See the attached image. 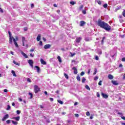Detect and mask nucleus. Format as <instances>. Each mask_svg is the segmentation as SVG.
Segmentation results:
<instances>
[{
  "label": "nucleus",
  "instance_id": "46",
  "mask_svg": "<svg viewBox=\"0 0 125 125\" xmlns=\"http://www.w3.org/2000/svg\"><path fill=\"white\" fill-rule=\"evenodd\" d=\"M31 57H34L35 56V54H30Z\"/></svg>",
  "mask_w": 125,
  "mask_h": 125
},
{
  "label": "nucleus",
  "instance_id": "31",
  "mask_svg": "<svg viewBox=\"0 0 125 125\" xmlns=\"http://www.w3.org/2000/svg\"><path fill=\"white\" fill-rule=\"evenodd\" d=\"M94 72L93 73V75H96V73H97V69L96 68H95Z\"/></svg>",
  "mask_w": 125,
  "mask_h": 125
},
{
  "label": "nucleus",
  "instance_id": "18",
  "mask_svg": "<svg viewBox=\"0 0 125 125\" xmlns=\"http://www.w3.org/2000/svg\"><path fill=\"white\" fill-rule=\"evenodd\" d=\"M108 78L109 80H113V79H114V77L113 76V75L109 74L108 75Z\"/></svg>",
  "mask_w": 125,
  "mask_h": 125
},
{
  "label": "nucleus",
  "instance_id": "1",
  "mask_svg": "<svg viewBox=\"0 0 125 125\" xmlns=\"http://www.w3.org/2000/svg\"><path fill=\"white\" fill-rule=\"evenodd\" d=\"M97 24L98 26H99L103 29H104L106 31H110L111 30V26L108 25L107 23L102 21L101 20L98 21Z\"/></svg>",
  "mask_w": 125,
  "mask_h": 125
},
{
  "label": "nucleus",
  "instance_id": "64",
  "mask_svg": "<svg viewBox=\"0 0 125 125\" xmlns=\"http://www.w3.org/2000/svg\"><path fill=\"white\" fill-rule=\"evenodd\" d=\"M119 67H123V64H120V65H119Z\"/></svg>",
  "mask_w": 125,
  "mask_h": 125
},
{
  "label": "nucleus",
  "instance_id": "41",
  "mask_svg": "<svg viewBox=\"0 0 125 125\" xmlns=\"http://www.w3.org/2000/svg\"><path fill=\"white\" fill-rule=\"evenodd\" d=\"M95 58L96 60H99V58H98V56H95Z\"/></svg>",
  "mask_w": 125,
  "mask_h": 125
},
{
  "label": "nucleus",
  "instance_id": "8",
  "mask_svg": "<svg viewBox=\"0 0 125 125\" xmlns=\"http://www.w3.org/2000/svg\"><path fill=\"white\" fill-rule=\"evenodd\" d=\"M21 55H22V56H23V57H24L25 58H28V55H27V54H26L25 53H24L23 51H21Z\"/></svg>",
  "mask_w": 125,
  "mask_h": 125
},
{
  "label": "nucleus",
  "instance_id": "44",
  "mask_svg": "<svg viewBox=\"0 0 125 125\" xmlns=\"http://www.w3.org/2000/svg\"><path fill=\"white\" fill-rule=\"evenodd\" d=\"M121 118L123 120H125V116H121Z\"/></svg>",
  "mask_w": 125,
  "mask_h": 125
},
{
  "label": "nucleus",
  "instance_id": "40",
  "mask_svg": "<svg viewBox=\"0 0 125 125\" xmlns=\"http://www.w3.org/2000/svg\"><path fill=\"white\" fill-rule=\"evenodd\" d=\"M98 80V77H97V76L95 77L94 80L97 81Z\"/></svg>",
  "mask_w": 125,
  "mask_h": 125
},
{
  "label": "nucleus",
  "instance_id": "49",
  "mask_svg": "<svg viewBox=\"0 0 125 125\" xmlns=\"http://www.w3.org/2000/svg\"><path fill=\"white\" fill-rule=\"evenodd\" d=\"M87 74L88 75H89L90 74V69L88 70Z\"/></svg>",
  "mask_w": 125,
  "mask_h": 125
},
{
  "label": "nucleus",
  "instance_id": "13",
  "mask_svg": "<svg viewBox=\"0 0 125 125\" xmlns=\"http://www.w3.org/2000/svg\"><path fill=\"white\" fill-rule=\"evenodd\" d=\"M40 61L41 63L42 64V65H46V62L43 61L42 59H41Z\"/></svg>",
  "mask_w": 125,
  "mask_h": 125
},
{
  "label": "nucleus",
  "instance_id": "16",
  "mask_svg": "<svg viewBox=\"0 0 125 125\" xmlns=\"http://www.w3.org/2000/svg\"><path fill=\"white\" fill-rule=\"evenodd\" d=\"M57 59L60 63H62V59H61V57H60V56H58Z\"/></svg>",
  "mask_w": 125,
  "mask_h": 125
},
{
  "label": "nucleus",
  "instance_id": "42",
  "mask_svg": "<svg viewBox=\"0 0 125 125\" xmlns=\"http://www.w3.org/2000/svg\"><path fill=\"white\" fill-rule=\"evenodd\" d=\"M83 75H84V72L83 71H82L81 73V76H83Z\"/></svg>",
  "mask_w": 125,
  "mask_h": 125
},
{
  "label": "nucleus",
  "instance_id": "2",
  "mask_svg": "<svg viewBox=\"0 0 125 125\" xmlns=\"http://www.w3.org/2000/svg\"><path fill=\"white\" fill-rule=\"evenodd\" d=\"M39 91H41V88L37 85H34V92L38 93Z\"/></svg>",
  "mask_w": 125,
  "mask_h": 125
},
{
  "label": "nucleus",
  "instance_id": "52",
  "mask_svg": "<svg viewBox=\"0 0 125 125\" xmlns=\"http://www.w3.org/2000/svg\"><path fill=\"white\" fill-rule=\"evenodd\" d=\"M97 97H100V94H99V93H97Z\"/></svg>",
  "mask_w": 125,
  "mask_h": 125
},
{
  "label": "nucleus",
  "instance_id": "29",
  "mask_svg": "<svg viewBox=\"0 0 125 125\" xmlns=\"http://www.w3.org/2000/svg\"><path fill=\"white\" fill-rule=\"evenodd\" d=\"M58 102L60 104H63V102H62V101H61V100H58Z\"/></svg>",
  "mask_w": 125,
  "mask_h": 125
},
{
  "label": "nucleus",
  "instance_id": "53",
  "mask_svg": "<svg viewBox=\"0 0 125 125\" xmlns=\"http://www.w3.org/2000/svg\"><path fill=\"white\" fill-rule=\"evenodd\" d=\"M35 50V49H31L30 50V52H33Z\"/></svg>",
  "mask_w": 125,
  "mask_h": 125
},
{
  "label": "nucleus",
  "instance_id": "51",
  "mask_svg": "<svg viewBox=\"0 0 125 125\" xmlns=\"http://www.w3.org/2000/svg\"><path fill=\"white\" fill-rule=\"evenodd\" d=\"M123 16H124V17H125V11H124L123 12Z\"/></svg>",
  "mask_w": 125,
  "mask_h": 125
},
{
  "label": "nucleus",
  "instance_id": "62",
  "mask_svg": "<svg viewBox=\"0 0 125 125\" xmlns=\"http://www.w3.org/2000/svg\"><path fill=\"white\" fill-rule=\"evenodd\" d=\"M44 93L45 94V95H47V92L44 91Z\"/></svg>",
  "mask_w": 125,
  "mask_h": 125
},
{
  "label": "nucleus",
  "instance_id": "58",
  "mask_svg": "<svg viewBox=\"0 0 125 125\" xmlns=\"http://www.w3.org/2000/svg\"><path fill=\"white\" fill-rule=\"evenodd\" d=\"M4 92H7L8 90L6 89H4L3 90Z\"/></svg>",
  "mask_w": 125,
  "mask_h": 125
},
{
  "label": "nucleus",
  "instance_id": "39",
  "mask_svg": "<svg viewBox=\"0 0 125 125\" xmlns=\"http://www.w3.org/2000/svg\"><path fill=\"white\" fill-rule=\"evenodd\" d=\"M29 94L31 96L30 98H33V94L32 93H29Z\"/></svg>",
  "mask_w": 125,
  "mask_h": 125
},
{
  "label": "nucleus",
  "instance_id": "19",
  "mask_svg": "<svg viewBox=\"0 0 125 125\" xmlns=\"http://www.w3.org/2000/svg\"><path fill=\"white\" fill-rule=\"evenodd\" d=\"M13 119H14V120H15L16 121H19V120H20V116H18L17 117H13Z\"/></svg>",
  "mask_w": 125,
  "mask_h": 125
},
{
  "label": "nucleus",
  "instance_id": "50",
  "mask_svg": "<svg viewBox=\"0 0 125 125\" xmlns=\"http://www.w3.org/2000/svg\"><path fill=\"white\" fill-rule=\"evenodd\" d=\"M0 12H1V13H3V10H2V9L0 8Z\"/></svg>",
  "mask_w": 125,
  "mask_h": 125
},
{
  "label": "nucleus",
  "instance_id": "32",
  "mask_svg": "<svg viewBox=\"0 0 125 125\" xmlns=\"http://www.w3.org/2000/svg\"><path fill=\"white\" fill-rule=\"evenodd\" d=\"M85 88H86V89H87L88 90H90V88H89V86H88V85H86L85 86Z\"/></svg>",
  "mask_w": 125,
  "mask_h": 125
},
{
  "label": "nucleus",
  "instance_id": "36",
  "mask_svg": "<svg viewBox=\"0 0 125 125\" xmlns=\"http://www.w3.org/2000/svg\"><path fill=\"white\" fill-rule=\"evenodd\" d=\"M82 12L83 14H86V10H83Z\"/></svg>",
  "mask_w": 125,
  "mask_h": 125
},
{
  "label": "nucleus",
  "instance_id": "17",
  "mask_svg": "<svg viewBox=\"0 0 125 125\" xmlns=\"http://www.w3.org/2000/svg\"><path fill=\"white\" fill-rule=\"evenodd\" d=\"M35 68L37 69V71L38 73H40V72H41V68H40V67L38 66H35Z\"/></svg>",
  "mask_w": 125,
  "mask_h": 125
},
{
  "label": "nucleus",
  "instance_id": "60",
  "mask_svg": "<svg viewBox=\"0 0 125 125\" xmlns=\"http://www.w3.org/2000/svg\"><path fill=\"white\" fill-rule=\"evenodd\" d=\"M62 115H66V112H62Z\"/></svg>",
  "mask_w": 125,
  "mask_h": 125
},
{
  "label": "nucleus",
  "instance_id": "30",
  "mask_svg": "<svg viewBox=\"0 0 125 125\" xmlns=\"http://www.w3.org/2000/svg\"><path fill=\"white\" fill-rule=\"evenodd\" d=\"M107 6H108V4H104L103 5V7H104V8H107Z\"/></svg>",
  "mask_w": 125,
  "mask_h": 125
},
{
  "label": "nucleus",
  "instance_id": "23",
  "mask_svg": "<svg viewBox=\"0 0 125 125\" xmlns=\"http://www.w3.org/2000/svg\"><path fill=\"white\" fill-rule=\"evenodd\" d=\"M12 124H13V125H18V122H16V121H14L13 120L12 121Z\"/></svg>",
  "mask_w": 125,
  "mask_h": 125
},
{
  "label": "nucleus",
  "instance_id": "56",
  "mask_svg": "<svg viewBox=\"0 0 125 125\" xmlns=\"http://www.w3.org/2000/svg\"><path fill=\"white\" fill-rule=\"evenodd\" d=\"M50 101H51V102H52V101H53V98H50Z\"/></svg>",
  "mask_w": 125,
  "mask_h": 125
},
{
  "label": "nucleus",
  "instance_id": "12",
  "mask_svg": "<svg viewBox=\"0 0 125 125\" xmlns=\"http://www.w3.org/2000/svg\"><path fill=\"white\" fill-rule=\"evenodd\" d=\"M112 83H113V84H114V85H118V84H119V83H118V81H111Z\"/></svg>",
  "mask_w": 125,
  "mask_h": 125
},
{
  "label": "nucleus",
  "instance_id": "4",
  "mask_svg": "<svg viewBox=\"0 0 125 125\" xmlns=\"http://www.w3.org/2000/svg\"><path fill=\"white\" fill-rule=\"evenodd\" d=\"M28 63L29 64L30 66H31V67L34 68V65H33V64H34V62H33L32 60H28Z\"/></svg>",
  "mask_w": 125,
  "mask_h": 125
},
{
  "label": "nucleus",
  "instance_id": "37",
  "mask_svg": "<svg viewBox=\"0 0 125 125\" xmlns=\"http://www.w3.org/2000/svg\"><path fill=\"white\" fill-rule=\"evenodd\" d=\"M21 113V111H20V110H17V115H19Z\"/></svg>",
  "mask_w": 125,
  "mask_h": 125
},
{
  "label": "nucleus",
  "instance_id": "27",
  "mask_svg": "<svg viewBox=\"0 0 125 125\" xmlns=\"http://www.w3.org/2000/svg\"><path fill=\"white\" fill-rule=\"evenodd\" d=\"M70 4H72V5H74V4H76L75 1H70Z\"/></svg>",
  "mask_w": 125,
  "mask_h": 125
},
{
  "label": "nucleus",
  "instance_id": "38",
  "mask_svg": "<svg viewBox=\"0 0 125 125\" xmlns=\"http://www.w3.org/2000/svg\"><path fill=\"white\" fill-rule=\"evenodd\" d=\"M97 2L98 4H100V5H101V4L102 3V2H101V1L100 0H98Z\"/></svg>",
  "mask_w": 125,
  "mask_h": 125
},
{
  "label": "nucleus",
  "instance_id": "43",
  "mask_svg": "<svg viewBox=\"0 0 125 125\" xmlns=\"http://www.w3.org/2000/svg\"><path fill=\"white\" fill-rule=\"evenodd\" d=\"M39 45H42V41H40V42H39Z\"/></svg>",
  "mask_w": 125,
  "mask_h": 125
},
{
  "label": "nucleus",
  "instance_id": "11",
  "mask_svg": "<svg viewBox=\"0 0 125 125\" xmlns=\"http://www.w3.org/2000/svg\"><path fill=\"white\" fill-rule=\"evenodd\" d=\"M25 42H26L25 37H22V42L23 46H25Z\"/></svg>",
  "mask_w": 125,
  "mask_h": 125
},
{
  "label": "nucleus",
  "instance_id": "5",
  "mask_svg": "<svg viewBox=\"0 0 125 125\" xmlns=\"http://www.w3.org/2000/svg\"><path fill=\"white\" fill-rule=\"evenodd\" d=\"M9 118V115H8V114H6L4 116V117L2 119V121L3 122H4V121H5L6 119H8Z\"/></svg>",
  "mask_w": 125,
  "mask_h": 125
},
{
  "label": "nucleus",
  "instance_id": "24",
  "mask_svg": "<svg viewBox=\"0 0 125 125\" xmlns=\"http://www.w3.org/2000/svg\"><path fill=\"white\" fill-rule=\"evenodd\" d=\"M77 81H78V82H81V77H80L79 76H78L76 78Z\"/></svg>",
  "mask_w": 125,
  "mask_h": 125
},
{
  "label": "nucleus",
  "instance_id": "61",
  "mask_svg": "<svg viewBox=\"0 0 125 125\" xmlns=\"http://www.w3.org/2000/svg\"><path fill=\"white\" fill-rule=\"evenodd\" d=\"M27 30H28V28L27 27H25L24 28V31H27Z\"/></svg>",
  "mask_w": 125,
  "mask_h": 125
},
{
  "label": "nucleus",
  "instance_id": "22",
  "mask_svg": "<svg viewBox=\"0 0 125 125\" xmlns=\"http://www.w3.org/2000/svg\"><path fill=\"white\" fill-rule=\"evenodd\" d=\"M13 63L15 65H17L18 66H20V63H18V62H16L15 61H13Z\"/></svg>",
  "mask_w": 125,
  "mask_h": 125
},
{
  "label": "nucleus",
  "instance_id": "9",
  "mask_svg": "<svg viewBox=\"0 0 125 125\" xmlns=\"http://www.w3.org/2000/svg\"><path fill=\"white\" fill-rule=\"evenodd\" d=\"M102 96H103V97L104 98H105V99H107V98H108V95L105 94L103 93H102Z\"/></svg>",
  "mask_w": 125,
  "mask_h": 125
},
{
  "label": "nucleus",
  "instance_id": "35",
  "mask_svg": "<svg viewBox=\"0 0 125 125\" xmlns=\"http://www.w3.org/2000/svg\"><path fill=\"white\" fill-rule=\"evenodd\" d=\"M99 85H102V81H100V82L98 83Z\"/></svg>",
  "mask_w": 125,
  "mask_h": 125
},
{
  "label": "nucleus",
  "instance_id": "45",
  "mask_svg": "<svg viewBox=\"0 0 125 125\" xmlns=\"http://www.w3.org/2000/svg\"><path fill=\"white\" fill-rule=\"evenodd\" d=\"M122 61L123 62H125V58H123L122 59Z\"/></svg>",
  "mask_w": 125,
  "mask_h": 125
},
{
  "label": "nucleus",
  "instance_id": "7",
  "mask_svg": "<svg viewBox=\"0 0 125 125\" xmlns=\"http://www.w3.org/2000/svg\"><path fill=\"white\" fill-rule=\"evenodd\" d=\"M81 41H82V37H78L76 39V42L77 43H79Z\"/></svg>",
  "mask_w": 125,
  "mask_h": 125
},
{
  "label": "nucleus",
  "instance_id": "20",
  "mask_svg": "<svg viewBox=\"0 0 125 125\" xmlns=\"http://www.w3.org/2000/svg\"><path fill=\"white\" fill-rule=\"evenodd\" d=\"M11 73L14 77H17V75H16V73H15V71H14V70H12Z\"/></svg>",
  "mask_w": 125,
  "mask_h": 125
},
{
  "label": "nucleus",
  "instance_id": "57",
  "mask_svg": "<svg viewBox=\"0 0 125 125\" xmlns=\"http://www.w3.org/2000/svg\"><path fill=\"white\" fill-rule=\"evenodd\" d=\"M75 117L76 118H79V115L78 114H75Z\"/></svg>",
  "mask_w": 125,
  "mask_h": 125
},
{
  "label": "nucleus",
  "instance_id": "48",
  "mask_svg": "<svg viewBox=\"0 0 125 125\" xmlns=\"http://www.w3.org/2000/svg\"><path fill=\"white\" fill-rule=\"evenodd\" d=\"M10 106H9V105H8L7 110H10Z\"/></svg>",
  "mask_w": 125,
  "mask_h": 125
},
{
  "label": "nucleus",
  "instance_id": "47",
  "mask_svg": "<svg viewBox=\"0 0 125 125\" xmlns=\"http://www.w3.org/2000/svg\"><path fill=\"white\" fill-rule=\"evenodd\" d=\"M83 5H82L80 7V9H83Z\"/></svg>",
  "mask_w": 125,
  "mask_h": 125
},
{
  "label": "nucleus",
  "instance_id": "59",
  "mask_svg": "<svg viewBox=\"0 0 125 125\" xmlns=\"http://www.w3.org/2000/svg\"><path fill=\"white\" fill-rule=\"evenodd\" d=\"M43 41H44V42H46V39H45V38H43Z\"/></svg>",
  "mask_w": 125,
  "mask_h": 125
},
{
  "label": "nucleus",
  "instance_id": "25",
  "mask_svg": "<svg viewBox=\"0 0 125 125\" xmlns=\"http://www.w3.org/2000/svg\"><path fill=\"white\" fill-rule=\"evenodd\" d=\"M64 76L66 79H69V76H68V75H67V74L64 73Z\"/></svg>",
  "mask_w": 125,
  "mask_h": 125
},
{
  "label": "nucleus",
  "instance_id": "21",
  "mask_svg": "<svg viewBox=\"0 0 125 125\" xmlns=\"http://www.w3.org/2000/svg\"><path fill=\"white\" fill-rule=\"evenodd\" d=\"M84 24H85V22H84V21H82L80 22V26H83V25H84Z\"/></svg>",
  "mask_w": 125,
  "mask_h": 125
},
{
  "label": "nucleus",
  "instance_id": "10",
  "mask_svg": "<svg viewBox=\"0 0 125 125\" xmlns=\"http://www.w3.org/2000/svg\"><path fill=\"white\" fill-rule=\"evenodd\" d=\"M72 70H74V73L75 74V75H77V74H78V70L77 69V68L74 67L73 68H72Z\"/></svg>",
  "mask_w": 125,
  "mask_h": 125
},
{
  "label": "nucleus",
  "instance_id": "26",
  "mask_svg": "<svg viewBox=\"0 0 125 125\" xmlns=\"http://www.w3.org/2000/svg\"><path fill=\"white\" fill-rule=\"evenodd\" d=\"M86 80L85 78H84V77H83L82 79V82L83 83H84V82H85Z\"/></svg>",
  "mask_w": 125,
  "mask_h": 125
},
{
  "label": "nucleus",
  "instance_id": "28",
  "mask_svg": "<svg viewBox=\"0 0 125 125\" xmlns=\"http://www.w3.org/2000/svg\"><path fill=\"white\" fill-rule=\"evenodd\" d=\"M26 80H27L28 83H32V81L31 80V79L30 78H27L26 79Z\"/></svg>",
  "mask_w": 125,
  "mask_h": 125
},
{
  "label": "nucleus",
  "instance_id": "6",
  "mask_svg": "<svg viewBox=\"0 0 125 125\" xmlns=\"http://www.w3.org/2000/svg\"><path fill=\"white\" fill-rule=\"evenodd\" d=\"M51 47V45L48 44H46L44 46V49H48V48H50Z\"/></svg>",
  "mask_w": 125,
  "mask_h": 125
},
{
  "label": "nucleus",
  "instance_id": "54",
  "mask_svg": "<svg viewBox=\"0 0 125 125\" xmlns=\"http://www.w3.org/2000/svg\"><path fill=\"white\" fill-rule=\"evenodd\" d=\"M19 101H20V102H22L23 101V100H22V99H21L20 98L19 99Z\"/></svg>",
  "mask_w": 125,
  "mask_h": 125
},
{
  "label": "nucleus",
  "instance_id": "3",
  "mask_svg": "<svg viewBox=\"0 0 125 125\" xmlns=\"http://www.w3.org/2000/svg\"><path fill=\"white\" fill-rule=\"evenodd\" d=\"M9 37V43L11 44L12 43V39H14L13 37L11 36V33L10 31H8Z\"/></svg>",
  "mask_w": 125,
  "mask_h": 125
},
{
  "label": "nucleus",
  "instance_id": "63",
  "mask_svg": "<svg viewBox=\"0 0 125 125\" xmlns=\"http://www.w3.org/2000/svg\"><path fill=\"white\" fill-rule=\"evenodd\" d=\"M15 41H18V37H16Z\"/></svg>",
  "mask_w": 125,
  "mask_h": 125
},
{
  "label": "nucleus",
  "instance_id": "34",
  "mask_svg": "<svg viewBox=\"0 0 125 125\" xmlns=\"http://www.w3.org/2000/svg\"><path fill=\"white\" fill-rule=\"evenodd\" d=\"M86 116H87V117H89V116H90V113H89V112L87 111L86 113Z\"/></svg>",
  "mask_w": 125,
  "mask_h": 125
},
{
  "label": "nucleus",
  "instance_id": "55",
  "mask_svg": "<svg viewBox=\"0 0 125 125\" xmlns=\"http://www.w3.org/2000/svg\"><path fill=\"white\" fill-rule=\"evenodd\" d=\"M123 80H125V73H124L123 77Z\"/></svg>",
  "mask_w": 125,
  "mask_h": 125
},
{
  "label": "nucleus",
  "instance_id": "33",
  "mask_svg": "<svg viewBox=\"0 0 125 125\" xmlns=\"http://www.w3.org/2000/svg\"><path fill=\"white\" fill-rule=\"evenodd\" d=\"M11 122V121H10V120H8L6 121V123L7 124H10Z\"/></svg>",
  "mask_w": 125,
  "mask_h": 125
},
{
  "label": "nucleus",
  "instance_id": "14",
  "mask_svg": "<svg viewBox=\"0 0 125 125\" xmlns=\"http://www.w3.org/2000/svg\"><path fill=\"white\" fill-rule=\"evenodd\" d=\"M12 40H13V41L14 42V43L16 45V47H18V44H17V42H16V40H15V39L14 38Z\"/></svg>",
  "mask_w": 125,
  "mask_h": 125
},
{
  "label": "nucleus",
  "instance_id": "15",
  "mask_svg": "<svg viewBox=\"0 0 125 125\" xmlns=\"http://www.w3.org/2000/svg\"><path fill=\"white\" fill-rule=\"evenodd\" d=\"M41 34H39L37 37V42H40V41H41Z\"/></svg>",
  "mask_w": 125,
  "mask_h": 125
}]
</instances>
